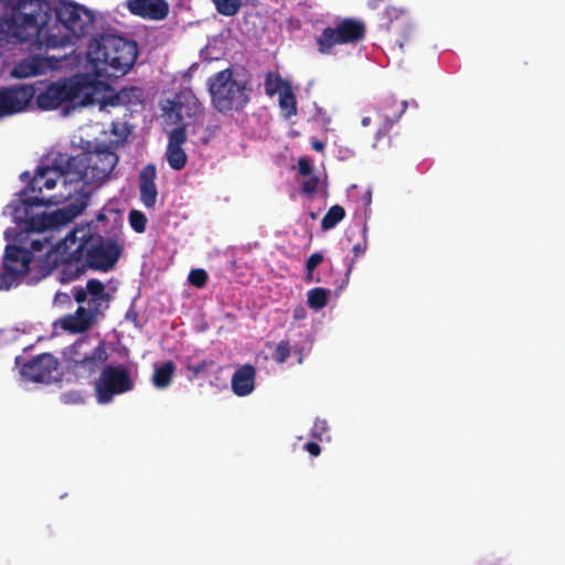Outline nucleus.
Instances as JSON below:
<instances>
[{"label": "nucleus", "instance_id": "nucleus-44", "mask_svg": "<svg viewBox=\"0 0 565 565\" xmlns=\"http://www.w3.org/2000/svg\"><path fill=\"white\" fill-rule=\"evenodd\" d=\"M311 148L315 150V151H318V152H322L326 148V145L323 141L321 140H318V139H313L311 141Z\"/></svg>", "mask_w": 565, "mask_h": 565}, {"label": "nucleus", "instance_id": "nucleus-29", "mask_svg": "<svg viewBox=\"0 0 565 565\" xmlns=\"http://www.w3.org/2000/svg\"><path fill=\"white\" fill-rule=\"evenodd\" d=\"M129 224L132 230L139 234L143 233L147 227V217L146 215L138 211L131 210L128 215Z\"/></svg>", "mask_w": 565, "mask_h": 565}, {"label": "nucleus", "instance_id": "nucleus-27", "mask_svg": "<svg viewBox=\"0 0 565 565\" xmlns=\"http://www.w3.org/2000/svg\"><path fill=\"white\" fill-rule=\"evenodd\" d=\"M279 105L288 117L297 114L296 97L291 90V86H287L286 89L281 90L279 94Z\"/></svg>", "mask_w": 565, "mask_h": 565}, {"label": "nucleus", "instance_id": "nucleus-28", "mask_svg": "<svg viewBox=\"0 0 565 565\" xmlns=\"http://www.w3.org/2000/svg\"><path fill=\"white\" fill-rule=\"evenodd\" d=\"M218 13L225 17L235 15L241 7L242 0H212Z\"/></svg>", "mask_w": 565, "mask_h": 565}, {"label": "nucleus", "instance_id": "nucleus-10", "mask_svg": "<svg viewBox=\"0 0 565 565\" xmlns=\"http://www.w3.org/2000/svg\"><path fill=\"white\" fill-rule=\"evenodd\" d=\"M366 34L365 24L352 18H344L322 30L316 42L321 54H331L335 45L356 44L364 40Z\"/></svg>", "mask_w": 565, "mask_h": 565}, {"label": "nucleus", "instance_id": "nucleus-48", "mask_svg": "<svg viewBox=\"0 0 565 565\" xmlns=\"http://www.w3.org/2000/svg\"><path fill=\"white\" fill-rule=\"evenodd\" d=\"M62 398H63V401H64L65 403H68V402H75V401H76L75 398H73V397H72V394H64V395L62 396Z\"/></svg>", "mask_w": 565, "mask_h": 565}, {"label": "nucleus", "instance_id": "nucleus-36", "mask_svg": "<svg viewBox=\"0 0 565 565\" xmlns=\"http://www.w3.org/2000/svg\"><path fill=\"white\" fill-rule=\"evenodd\" d=\"M120 92H125L126 95L122 98V105H129L132 104L134 100H139L141 90L137 87H125L121 88Z\"/></svg>", "mask_w": 565, "mask_h": 565}, {"label": "nucleus", "instance_id": "nucleus-20", "mask_svg": "<svg viewBox=\"0 0 565 565\" xmlns=\"http://www.w3.org/2000/svg\"><path fill=\"white\" fill-rule=\"evenodd\" d=\"M19 228L21 230V233H17L15 230H7L4 232V235H6V238L7 239H11V238H18V236H23V235H29V234H33L35 233V231L33 232H26L22 226L18 225ZM61 225H56V226H53V227H47L43 231H36L38 234H42V237L41 238H34L31 241V252L34 250V252H42L44 249V247L46 246H50V249L46 252V254L52 249V247L55 245L52 243V236L47 234L49 231H53V230H57Z\"/></svg>", "mask_w": 565, "mask_h": 565}, {"label": "nucleus", "instance_id": "nucleus-47", "mask_svg": "<svg viewBox=\"0 0 565 565\" xmlns=\"http://www.w3.org/2000/svg\"><path fill=\"white\" fill-rule=\"evenodd\" d=\"M96 220H97L98 222H103V221H105V220H106V214H105V212H104V211H99V212H98V214H97V216H96Z\"/></svg>", "mask_w": 565, "mask_h": 565}, {"label": "nucleus", "instance_id": "nucleus-51", "mask_svg": "<svg viewBox=\"0 0 565 565\" xmlns=\"http://www.w3.org/2000/svg\"><path fill=\"white\" fill-rule=\"evenodd\" d=\"M20 361H21V356H17L15 358V363L19 365L20 364Z\"/></svg>", "mask_w": 565, "mask_h": 565}, {"label": "nucleus", "instance_id": "nucleus-24", "mask_svg": "<svg viewBox=\"0 0 565 565\" xmlns=\"http://www.w3.org/2000/svg\"><path fill=\"white\" fill-rule=\"evenodd\" d=\"M345 217V210L339 205H332L321 221V228L329 231L337 226Z\"/></svg>", "mask_w": 565, "mask_h": 565}, {"label": "nucleus", "instance_id": "nucleus-38", "mask_svg": "<svg viewBox=\"0 0 565 565\" xmlns=\"http://www.w3.org/2000/svg\"><path fill=\"white\" fill-rule=\"evenodd\" d=\"M72 297L73 295L71 296L67 292L57 291L54 296L53 303L56 307L68 308L72 306Z\"/></svg>", "mask_w": 565, "mask_h": 565}, {"label": "nucleus", "instance_id": "nucleus-39", "mask_svg": "<svg viewBox=\"0 0 565 565\" xmlns=\"http://www.w3.org/2000/svg\"><path fill=\"white\" fill-rule=\"evenodd\" d=\"M323 262V255L321 253L311 254L306 260V270L315 271V269Z\"/></svg>", "mask_w": 565, "mask_h": 565}, {"label": "nucleus", "instance_id": "nucleus-5", "mask_svg": "<svg viewBox=\"0 0 565 565\" xmlns=\"http://www.w3.org/2000/svg\"><path fill=\"white\" fill-rule=\"evenodd\" d=\"M137 56V43L116 34L94 39L87 51L94 72L100 77L124 76L135 65Z\"/></svg>", "mask_w": 565, "mask_h": 565}, {"label": "nucleus", "instance_id": "nucleus-45", "mask_svg": "<svg viewBox=\"0 0 565 565\" xmlns=\"http://www.w3.org/2000/svg\"><path fill=\"white\" fill-rule=\"evenodd\" d=\"M365 249H366V246H365V245H362V244H360V243H358V244H355V245L353 246V253H354V255H355L356 257H358V256H360L361 254H363V253L365 252Z\"/></svg>", "mask_w": 565, "mask_h": 565}, {"label": "nucleus", "instance_id": "nucleus-32", "mask_svg": "<svg viewBox=\"0 0 565 565\" xmlns=\"http://www.w3.org/2000/svg\"><path fill=\"white\" fill-rule=\"evenodd\" d=\"M12 17V9L7 6L6 0H0V32H4L9 38H15L9 32V29L4 24V20Z\"/></svg>", "mask_w": 565, "mask_h": 565}, {"label": "nucleus", "instance_id": "nucleus-41", "mask_svg": "<svg viewBox=\"0 0 565 565\" xmlns=\"http://www.w3.org/2000/svg\"><path fill=\"white\" fill-rule=\"evenodd\" d=\"M298 172L301 175H310L312 173V167L308 159L300 158L298 161Z\"/></svg>", "mask_w": 565, "mask_h": 565}, {"label": "nucleus", "instance_id": "nucleus-18", "mask_svg": "<svg viewBox=\"0 0 565 565\" xmlns=\"http://www.w3.org/2000/svg\"><path fill=\"white\" fill-rule=\"evenodd\" d=\"M256 370L252 364H244L232 376V390L237 396H246L254 391Z\"/></svg>", "mask_w": 565, "mask_h": 565}, {"label": "nucleus", "instance_id": "nucleus-14", "mask_svg": "<svg viewBox=\"0 0 565 565\" xmlns=\"http://www.w3.org/2000/svg\"><path fill=\"white\" fill-rule=\"evenodd\" d=\"M2 90L9 116L24 111L34 102V95H36L34 83L12 85L3 87Z\"/></svg>", "mask_w": 565, "mask_h": 565}, {"label": "nucleus", "instance_id": "nucleus-4", "mask_svg": "<svg viewBox=\"0 0 565 565\" xmlns=\"http://www.w3.org/2000/svg\"><path fill=\"white\" fill-rule=\"evenodd\" d=\"M117 162L118 156L106 146L77 156L58 152L57 164L68 167L71 189L67 196L85 192L82 195L89 198V192L108 179Z\"/></svg>", "mask_w": 565, "mask_h": 565}, {"label": "nucleus", "instance_id": "nucleus-37", "mask_svg": "<svg viewBox=\"0 0 565 565\" xmlns=\"http://www.w3.org/2000/svg\"><path fill=\"white\" fill-rule=\"evenodd\" d=\"M309 178L302 182L301 189L302 192L312 195L316 193L318 184H319V178L316 175H308Z\"/></svg>", "mask_w": 565, "mask_h": 565}, {"label": "nucleus", "instance_id": "nucleus-22", "mask_svg": "<svg viewBox=\"0 0 565 565\" xmlns=\"http://www.w3.org/2000/svg\"><path fill=\"white\" fill-rule=\"evenodd\" d=\"M175 372V364L172 361H166L154 366L152 383L157 388H166L171 382Z\"/></svg>", "mask_w": 565, "mask_h": 565}, {"label": "nucleus", "instance_id": "nucleus-2", "mask_svg": "<svg viewBox=\"0 0 565 565\" xmlns=\"http://www.w3.org/2000/svg\"><path fill=\"white\" fill-rule=\"evenodd\" d=\"M121 254L122 245L117 238L76 227L60 238L40 263L43 276L58 269V280L70 284L88 270L107 273L114 269Z\"/></svg>", "mask_w": 565, "mask_h": 565}, {"label": "nucleus", "instance_id": "nucleus-31", "mask_svg": "<svg viewBox=\"0 0 565 565\" xmlns=\"http://www.w3.org/2000/svg\"><path fill=\"white\" fill-rule=\"evenodd\" d=\"M186 141V132L184 127L174 128L169 135L168 147L182 148V145Z\"/></svg>", "mask_w": 565, "mask_h": 565}, {"label": "nucleus", "instance_id": "nucleus-9", "mask_svg": "<svg viewBox=\"0 0 565 565\" xmlns=\"http://www.w3.org/2000/svg\"><path fill=\"white\" fill-rule=\"evenodd\" d=\"M135 382L125 365L106 364L95 380V397L99 404L110 403L115 396L132 391Z\"/></svg>", "mask_w": 565, "mask_h": 565}, {"label": "nucleus", "instance_id": "nucleus-25", "mask_svg": "<svg viewBox=\"0 0 565 565\" xmlns=\"http://www.w3.org/2000/svg\"><path fill=\"white\" fill-rule=\"evenodd\" d=\"M166 157L169 166L173 170H182L188 161V156L182 148L167 147Z\"/></svg>", "mask_w": 565, "mask_h": 565}, {"label": "nucleus", "instance_id": "nucleus-13", "mask_svg": "<svg viewBox=\"0 0 565 565\" xmlns=\"http://www.w3.org/2000/svg\"><path fill=\"white\" fill-rule=\"evenodd\" d=\"M108 360V353L104 341L93 348L89 355L70 364L67 371L76 379H90Z\"/></svg>", "mask_w": 565, "mask_h": 565}, {"label": "nucleus", "instance_id": "nucleus-3", "mask_svg": "<svg viewBox=\"0 0 565 565\" xmlns=\"http://www.w3.org/2000/svg\"><path fill=\"white\" fill-rule=\"evenodd\" d=\"M57 161L58 152L53 157L51 166L39 167L32 178L28 171L20 175L22 181L28 180L29 183L20 196L14 199L8 207L11 210L15 224L22 226L26 232H41L47 227L65 225L82 214L88 205V196L81 195L75 202L52 213L35 212V209L46 206L50 201L31 194L41 193L43 189H54L58 180L71 186L68 167L57 164Z\"/></svg>", "mask_w": 565, "mask_h": 565}, {"label": "nucleus", "instance_id": "nucleus-40", "mask_svg": "<svg viewBox=\"0 0 565 565\" xmlns=\"http://www.w3.org/2000/svg\"><path fill=\"white\" fill-rule=\"evenodd\" d=\"M213 363H214L213 361L204 360V361H202V362H200V363H198V364L189 365V366H188V370H189L190 372H192V373H193V375L198 376V375H200L201 373L205 372V370H206L209 366L213 365Z\"/></svg>", "mask_w": 565, "mask_h": 565}, {"label": "nucleus", "instance_id": "nucleus-42", "mask_svg": "<svg viewBox=\"0 0 565 565\" xmlns=\"http://www.w3.org/2000/svg\"><path fill=\"white\" fill-rule=\"evenodd\" d=\"M305 449L311 455V456H319L321 452V447L313 441H309L305 445Z\"/></svg>", "mask_w": 565, "mask_h": 565}, {"label": "nucleus", "instance_id": "nucleus-8", "mask_svg": "<svg viewBox=\"0 0 565 565\" xmlns=\"http://www.w3.org/2000/svg\"><path fill=\"white\" fill-rule=\"evenodd\" d=\"M212 105L220 113L242 110L249 102L246 83L233 78V71L225 68L207 79Z\"/></svg>", "mask_w": 565, "mask_h": 565}, {"label": "nucleus", "instance_id": "nucleus-11", "mask_svg": "<svg viewBox=\"0 0 565 565\" xmlns=\"http://www.w3.org/2000/svg\"><path fill=\"white\" fill-rule=\"evenodd\" d=\"M32 260L33 254L30 249L14 244L7 245L0 270V290L18 286L29 273Z\"/></svg>", "mask_w": 565, "mask_h": 565}, {"label": "nucleus", "instance_id": "nucleus-46", "mask_svg": "<svg viewBox=\"0 0 565 565\" xmlns=\"http://www.w3.org/2000/svg\"><path fill=\"white\" fill-rule=\"evenodd\" d=\"M305 280L306 282H319L320 279L319 278H315L313 276V271H307L306 270V276H305Z\"/></svg>", "mask_w": 565, "mask_h": 565}, {"label": "nucleus", "instance_id": "nucleus-30", "mask_svg": "<svg viewBox=\"0 0 565 565\" xmlns=\"http://www.w3.org/2000/svg\"><path fill=\"white\" fill-rule=\"evenodd\" d=\"M290 353H291V347H290V343L288 340H281L274 353H273V359L277 362V363H285L287 361V359L290 356Z\"/></svg>", "mask_w": 565, "mask_h": 565}, {"label": "nucleus", "instance_id": "nucleus-35", "mask_svg": "<svg viewBox=\"0 0 565 565\" xmlns=\"http://www.w3.org/2000/svg\"><path fill=\"white\" fill-rule=\"evenodd\" d=\"M126 93L125 92H117L113 95H109L107 97H105L103 99V102L100 103V108H104L106 106H119V105H122V98L125 97Z\"/></svg>", "mask_w": 565, "mask_h": 565}, {"label": "nucleus", "instance_id": "nucleus-1", "mask_svg": "<svg viewBox=\"0 0 565 565\" xmlns=\"http://www.w3.org/2000/svg\"><path fill=\"white\" fill-rule=\"evenodd\" d=\"M12 9V17L4 20L15 41L25 43L34 40L46 49L64 47L73 39L93 36L96 30L94 13L70 0L57 1L52 14L43 11L40 0H6Z\"/></svg>", "mask_w": 565, "mask_h": 565}, {"label": "nucleus", "instance_id": "nucleus-21", "mask_svg": "<svg viewBox=\"0 0 565 565\" xmlns=\"http://www.w3.org/2000/svg\"><path fill=\"white\" fill-rule=\"evenodd\" d=\"M93 348L87 337L76 340L64 351V359L67 369L70 364H75L77 361L85 359L92 352Z\"/></svg>", "mask_w": 565, "mask_h": 565}, {"label": "nucleus", "instance_id": "nucleus-23", "mask_svg": "<svg viewBox=\"0 0 565 565\" xmlns=\"http://www.w3.org/2000/svg\"><path fill=\"white\" fill-rule=\"evenodd\" d=\"M290 84L284 81L278 73L268 72L265 76L264 88L268 96H274L277 93L286 89Z\"/></svg>", "mask_w": 565, "mask_h": 565}, {"label": "nucleus", "instance_id": "nucleus-7", "mask_svg": "<svg viewBox=\"0 0 565 565\" xmlns=\"http://www.w3.org/2000/svg\"><path fill=\"white\" fill-rule=\"evenodd\" d=\"M34 104L38 109L55 110L64 104L85 107L96 102L93 85L84 77L74 76L56 82H34Z\"/></svg>", "mask_w": 565, "mask_h": 565}, {"label": "nucleus", "instance_id": "nucleus-49", "mask_svg": "<svg viewBox=\"0 0 565 565\" xmlns=\"http://www.w3.org/2000/svg\"><path fill=\"white\" fill-rule=\"evenodd\" d=\"M362 126L367 127L371 124L370 117H363L361 120Z\"/></svg>", "mask_w": 565, "mask_h": 565}, {"label": "nucleus", "instance_id": "nucleus-19", "mask_svg": "<svg viewBox=\"0 0 565 565\" xmlns=\"http://www.w3.org/2000/svg\"><path fill=\"white\" fill-rule=\"evenodd\" d=\"M407 102L403 100L398 103V100L394 96H388L382 100V105L380 107V113L383 116L385 122L382 130H388L395 122L399 120L402 115L407 109Z\"/></svg>", "mask_w": 565, "mask_h": 565}, {"label": "nucleus", "instance_id": "nucleus-34", "mask_svg": "<svg viewBox=\"0 0 565 565\" xmlns=\"http://www.w3.org/2000/svg\"><path fill=\"white\" fill-rule=\"evenodd\" d=\"M329 430L328 423L324 419H316L311 428V436L316 439L322 440Z\"/></svg>", "mask_w": 565, "mask_h": 565}, {"label": "nucleus", "instance_id": "nucleus-26", "mask_svg": "<svg viewBox=\"0 0 565 565\" xmlns=\"http://www.w3.org/2000/svg\"><path fill=\"white\" fill-rule=\"evenodd\" d=\"M329 294V290L321 287L310 289L307 299L308 306L315 310L324 308L328 303Z\"/></svg>", "mask_w": 565, "mask_h": 565}, {"label": "nucleus", "instance_id": "nucleus-12", "mask_svg": "<svg viewBox=\"0 0 565 565\" xmlns=\"http://www.w3.org/2000/svg\"><path fill=\"white\" fill-rule=\"evenodd\" d=\"M58 361L51 353H42L21 365V375L35 383H50L56 380Z\"/></svg>", "mask_w": 565, "mask_h": 565}, {"label": "nucleus", "instance_id": "nucleus-6", "mask_svg": "<svg viewBox=\"0 0 565 565\" xmlns=\"http://www.w3.org/2000/svg\"><path fill=\"white\" fill-rule=\"evenodd\" d=\"M72 294L79 306L74 313L60 320L62 329L71 333L88 331L98 320L105 318L114 300L105 282L97 278L88 279L85 286H74Z\"/></svg>", "mask_w": 565, "mask_h": 565}, {"label": "nucleus", "instance_id": "nucleus-17", "mask_svg": "<svg viewBox=\"0 0 565 565\" xmlns=\"http://www.w3.org/2000/svg\"><path fill=\"white\" fill-rule=\"evenodd\" d=\"M49 68L47 58L40 55H29L14 64L10 75L18 79L29 78L44 74Z\"/></svg>", "mask_w": 565, "mask_h": 565}, {"label": "nucleus", "instance_id": "nucleus-33", "mask_svg": "<svg viewBox=\"0 0 565 565\" xmlns=\"http://www.w3.org/2000/svg\"><path fill=\"white\" fill-rule=\"evenodd\" d=\"M207 278V273L201 268L192 269L188 277L189 282L198 288L203 287L206 284Z\"/></svg>", "mask_w": 565, "mask_h": 565}, {"label": "nucleus", "instance_id": "nucleus-16", "mask_svg": "<svg viewBox=\"0 0 565 565\" xmlns=\"http://www.w3.org/2000/svg\"><path fill=\"white\" fill-rule=\"evenodd\" d=\"M157 168L153 163L146 164L139 172L138 185L140 201L147 209L154 207L158 198L156 185Z\"/></svg>", "mask_w": 565, "mask_h": 565}, {"label": "nucleus", "instance_id": "nucleus-43", "mask_svg": "<svg viewBox=\"0 0 565 565\" xmlns=\"http://www.w3.org/2000/svg\"><path fill=\"white\" fill-rule=\"evenodd\" d=\"M7 111H8V108H7V104H6L4 94H3L2 88H0V119L6 116H9V113H7Z\"/></svg>", "mask_w": 565, "mask_h": 565}, {"label": "nucleus", "instance_id": "nucleus-50", "mask_svg": "<svg viewBox=\"0 0 565 565\" xmlns=\"http://www.w3.org/2000/svg\"><path fill=\"white\" fill-rule=\"evenodd\" d=\"M295 352H297L299 354L298 362L301 363L302 362V356H301L302 349L301 348H295Z\"/></svg>", "mask_w": 565, "mask_h": 565}, {"label": "nucleus", "instance_id": "nucleus-15", "mask_svg": "<svg viewBox=\"0 0 565 565\" xmlns=\"http://www.w3.org/2000/svg\"><path fill=\"white\" fill-rule=\"evenodd\" d=\"M127 8L131 14L150 21H162L170 12L167 0H128Z\"/></svg>", "mask_w": 565, "mask_h": 565}]
</instances>
